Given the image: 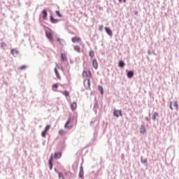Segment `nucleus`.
<instances>
[{"mask_svg": "<svg viewBox=\"0 0 179 179\" xmlns=\"http://www.w3.org/2000/svg\"><path fill=\"white\" fill-rule=\"evenodd\" d=\"M83 78H92V72L90 71H85L83 72Z\"/></svg>", "mask_w": 179, "mask_h": 179, "instance_id": "2", "label": "nucleus"}, {"mask_svg": "<svg viewBox=\"0 0 179 179\" xmlns=\"http://www.w3.org/2000/svg\"><path fill=\"white\" fill-rule=\"evenodd\" d=\"M50 22H52V23L55 24V23H58L59 22V20L58 19H55L52 17H50Z\"/></svg>", "mask_w": 179, "mask_h": 179, "instance_id": "15", "label": "nucleus"}, {"mask_svg": "<svg viewBox=\"0 0 179 179\" xmlns=\"http://www.w3.org/2000/svg\"><path fill=\"white\" fill-rule=\"evenodd\" d=\"M105 30L107 33V34H108V36H113V31H111V29L108 27H106Z\"/></svg>", "mask_w": 179, "mask_h": 179, "instance_id": "11", "label": "nucleus"}, {"mask_svg": "<svg viewBox=\"0 0 179 179\" xmlns=\"http://www.w3.org/2000/svg\"><path fill=\"white\" fill-rule=\"evenodd\" d=\"M140 132H141V134H145L146 132V129H145V126L141 127Z\"/></svg>", "mask_w": 179, "mask_h": 179, "instance_id": "24", "label": "nucleus"}, {"mask_svg": "<svg viewBox=\"0 0 179 179\" xmlns=\"http://www.w3.org/2000/svg\"><path fill=\"white\" fill-rule=\"evenodd\" d=\"M80 178H83V171H80L79 173Z\"/></svg>", "mask_w": 179, "mask_h": 179, "instance_id": "31", "label": "nucleus"}, {"mask_svg": "<svg viewBox=\"0 0 179 179\" xmlns=\"http://www.w3.org/2000/svg\"><path fill=\"white\" fill-rule=\"evenodd\" d=\"M73 48L77 52H80V47L79 45H75Z\"/></svg>", "mask_w": 179, "mask_h": 179, "instance_id": "19", "label": "nucleus"}, {"mask_svg": "<svg viewBox=\"0 0 179 179\" xmlns=\"http://www.w3.org/2000/svg\"><path fill=\"white\" fill-rule=\"evenodd\" d=\"M118 65L120 68H124V66H125V63H124L122 61H120Z\"/></svg>", "mask_w": 179, "mask_h": 179, "instance_id": "22", "label": "nucleus"}, {"mask_svg": "<svg viewBox=\"0 0 179 179\" xmlns=\"http://www.w3.org/2000/svg\"><path fill=\"white\" fill-rule=\"evenodd\" d=\"M12 55H17L19 54V51L17 49H12L10 51Z\"/></svg>", "mask_w": 179, "mask_h": 179, "instance_id": "12", "label": "nucleus"}, {"mask_svg": "<svg viewBox=\"0 0 179 179\" xmlns=\"http://www.w3.org/2000/svg\"><path fill=\"white\" fill-rule=\"evenodd\" d=\"M49 166H50V170H52V156H51L49 159Z\"/></svg>", "mask_w": 179, "mask_h": 179, "instance_id": "14", "label": "nucleus"}, {"mask_svg": "<svg viewBox=\"0 0 179 179\" xmlns=\"http://www.w3.org/2000/svg\"><path fill=\"white\" fill-rule=\"evenodd\" d=\"M173 107H175V108L176 110H178V102L174 101L173 103Z\"/></svg>", "mask_w": 179, "mask_h": 179, "instance_id": "23", "label": "nucleus"}, {"mask_svg": "<svg viewBox=\"0 0 179 179\" xmlns=\"http://www.w3.org/2000/svg\"><path fill=\"white\" fill-rule=\"evenodd\" d=\"M58 178L59 179H65V178L64 177V175L62 174V173L59 172L58 173Z\"/></svg>", "mask_w": 179, "mask_h": 179, "instance_id": "25", "label": "nucleus"}, {"mask_svg": "<svg viewBox=\"0 0 179 179\" xmlns=\"http://www.w3.org/2000/svg\"><path fill=\"white\" fill-rule=\"evenodd\" d=\"M26 68H27V66H21L20 67V69L21 70V71H22V69H26Z\"/></svg>", "mask_w": 179, "mask_h": 179, "instance_id": "33", "label": "nucleus"}, {"mask_svg": "<svg viewBox=\"0 0 179 179\" xmlns=\"http://www.w3.org/2000/svg\"><path fill=\"white\" fill-rule=\"evenodd\" d=\"M83 85L85 89H90V80L85 79L83 81Z\"/></svg>", "mask_w": 179, "mask_h": 179, "instance_id": "1", "label": "nucleus"}, {"mask_svg": "<svg viewBox=\"0 0 179 179\" xmlns=\"http://www.w3.org/2000/svg\"><path fill=\"white\" fill-rule=\"evenodd\" d=\"M126 72H127V78H129V79L134 78V71H129L127 70Z\"/></svg>", "mask_w": 179, "mask_h": 179, "instance_id": "5", "label": "nucleus"}, {"mask_svg": "<svg viewBox=\"0 0 179 179\" xmlns=\"http://www.w3.org/2000/svg\"><path fill=\"white\" fill-rule=\"evenodd\" d=\"M71 107L72 111H75V110H76V108H78V104L76 103V102H73L71 104Z\"/></svg>", "mask_w": 179, "mask_h": 179, "instance_id": "6", "label": "nucleus"}, {"mask_svg": "<svg viewBox=\"0 0 179 179\" xmlns=\"http://www.w3.org/2000/svg\"><path fill=\"white\" fill-rule=\"evenodd\" d=\"M90 57H91V58L94 57V52L93 50L90 51Z\"/></svg>", "mask_w": 179, "mask_h": 179, "instance_id": "29", "label": "nucleus"}, {"mask_svg": "<svg viewBox=\"0 0 179 179\" xmlns=\"http://www.w3.org/2000/svg\"><path fill=\"white\" fill-rule=\"evenodd\" d=\"M57 43H60V44H61V38H58L57 39Z\"/></svg>", "mask_w": 179, "mask_h": 179, "instance_id": "36", "label": "nucleus"}, {"mask_svg": "<svg viewBox=\"0 0 179 179\" xmlns=\"http://www.w3.org/2000/svg\"><path fill=\"white\" fill-rule=\"evenodd\" d=\"M61 57H62V61H64V62L66 61V59H67L66 55H65V53H62Z\"/></svg>", "mask_w": 179, "mask_h": 179, "instance_id": "20", "label": "nucleus"}, {"mask_svg": "<svg viewBox=\"0 0 179 179\" xmlns=\"http://www.w3.org/2000/svg\"><path fill=\"white\" fill-rule=\"evenodd\" d=\"M61 156H62V154L61 152L55 153V159H61Z\"/></svg>", "mask_w": 179, "mask_h": 179, "instance_id": "13", "label": "nucleus"}, {"mask_svg": "<svg viewBox=\"0 0 179 179\" xmlns=\"http://www.w3.org/2000/svg\"><path fill=\"white\" fill-rule=\"evenodd\" d=\"M119 1V2H127V0H118Z\"/></svg>", "mask_w": 179, "mask_h": 179, "instance_id": "37", "label": "nucleus"}, {"mask_svg": "<svg viewBox=\"0 0 179 179\" xmlns=\"http://www.w3.org/2000/svg\"><path fill=\"white\" fill-rule=\"evenodd\" d=\"M170 108L171 110H173V103L170 102Z\"/></svg>", "mask_w": 179, "mask_h": 179, "instance_id": "35", "label": "nucleus"}, {"mask_svg": "<svg viewBox=\"0 0 179 179\" xmlns=\"http://www.w3.org/2000/svg\"><path fill=\"white\" fill-rule=\"evenodd\" d=\"M157 117H159V113L157 112H155L154 114L152 115V120L155 121Z\"/></svg>", "mask_w": 179, "mask_h": 179, "instance_id": "17", "label": "nucleus"}, {"mask_svg": "<svg viewBox=\"0 0 179 179\" xmlns=\"http://www.w3.org/2000/svg\"><path fill=\"white\" fill-rule=\"evenodd\" d=\"M50 128H51L50 125H47L44 129V131H45V132H48V131H50Z\"/></svg>", "mask_w": 179, "mask_h": 179, "instance_id": "28", "label": "nucleus"}, {"mask_svg": "<svg viewBox=\"0 0 179 179\" xmlns=\"http://www.w3.org/2000/svg\"><path fill=\"white\" fill-rule=\"evenodd\" d=\"M71 41L72 43H79V41H80V38L78 36L73 37L72 38Z\"/></svg>", "mask_w": 179, "mask_h": 179, "instance_id": "10", "label": "nucleus"}, {"mask_svg": "<svg viewBox=\"0 0 179 179\" xmlns=\"http://www.w3.org/2000/svg\"><path fill=\"white\" fill-rule=\"evenodd\" d=\"M42 17L43 19H44V20H47V16L48 15V14L47 13V10H43L42 11Z\"/></svg>", "mask_w": 179, "mask_h": 179, "instance_id": "9", "label": "nucleus"}, {"mask_svg": "<svg viewBox=\"0 0 179 179\" xmlns=\"http://www.w3.org/2000/svg\"><path fill=\"white\" fill-rule=\"evenodd\" d=\"M47 132L48 131H45V130H43V131H42L41 136H43V138H45V135H47Z\"/></svg>", "mask_w": 179, "mask_h": 179, "instance_id": "30", "label": "nucleus"}, {"mask_svg": "<svg viewBox=\"0 0 179 179\" xmlns=\"http://www.w3.org/2000/svg\"><path fill=\"white\" fill-rule=\"evenodd\" d=\"M113 115H115V117H120L122 115V113L120 110H115L113 112Z\"/></svg>", "mask_w": 179, "mask_h": 179, "instance_id": "3", "label": "nucleus"}, {"mask_svg": "<svg viewBox=\"0 0 179 179\" xmlns=\"http://www.w3.org/2000/svg\"><path fill=\"white\" fill-rule=\"evenodd\" d=\"M69 124H71V119L69 120L64 124V128L67 129H71L72 128V126H69Z\"/></svg>", "mask_w": 179, "mask_h": 179, "instance_id": "7", "label": "nucleus"}, {"mask_svg": "<svg viewBox=\"0 0 179 179\" xmlns=\"http://www.w3.org/2000/svg\"><path fill=\"white\" fill-rule=\"evenodd\" d=\"M55 13L57 16H58V17H62V15H61V13L59 12V10H57Z\"/></svg>", "mask_w": 179, "mask_h": 179, "instance_id": "27", "label": "nucleus"}, {"mask_svg": "<svg viewBox=\"0 0 179 179\" xmlns=\"http://www.w3.org/2000/svg\"><path fill=\"white\" fill-rule=\"evenodd\" d=\"M52 89H53L54 92H57V90H55V89H58V84L53 85Z\"/></svg>", "mask_w": 179, "mask_h": 179, "instance_id": "26", "label": "nucleus"}, {"mask_svg": "<svg viewBox=\"0 0 179 179\" xmlns=\"http://www.w3.org/2000/svg\"><path fill=\"white\" fill-rule=\"evenodd\" d=\"M98 90H99L101 94H104V90L103 89V87L99 85Z\"/></svg>", "mask_w": 179, "mask_h": 179, "instance_id": "18", "label": "nucleus"}, {"mask_svg": "<svg viewBox=\"0 0 179 179\" xmlns=\"http://www.w3.org/2000/svg\"><path fill=\"white\" fill-rule=\"evenodd\" d=\"M92 66L94 68V69H97L99 68V64L97 63V60L94 59L92 61Z\"/></svg>", "mask_w": 179, "mask_h": 179, "instance_id": "8", "label": "nucleus"}, {"mask_svg": "<svg viewBox=\"0 0 179 179\" xmlns=\"http://www.w3.org/2000/svg\"><path fill=\"white\" fill-rule=\"evenodd\" d=\"M46 36L50 40V41H52L53 38H52V33L51 31H46Z\"/></svg>", "mask_w": 179, "mask_h": 179, "instance_id": "4", "label": "nucleus"}, {"mask_svg": "<svg viewBox=\"0 0 179 179\" xmlns=\"http://www.w3.org/2000/svg\"><path fill=\"white\" fill-rule=\"evenodd\" d=\"M54 71L57 79H61V76H59V73H58V70L57 69V68H55Z\"/></svg>", "mask_w": 179, "mask_h": 179, "instance_id": "16", "label": "nucleus"}, {"mask_svg": "<svg viewBox=\"0 0 179 179\" xmlns=\"http://www.w3.org/2000/svg\"><path fill=\"white\" fill-rule=\"evenodd\" d=\"M63 94H64V96H66V97H67L68 96H69V92H67V91H64V92H63Z\"/></svg>", "mask_w": 179, "mask_h": 179, "instance_id": "32", "label": "nucleus"}, {"mask_svg": "<svg viewBox=\"0 0 179 179\" xmlns=\"http://www.w3.org/2000/svg\"><path fill=\"white\" fill-rule=\"evenodd\" d=\"M103 27H104L103 25H99V29L100 31H101V30H103Z\"/></svg>", "mask_w": 179, "mask_h": 179, "instance_id": "34", "label": "nucleus"}, {"mask_svg": "<svg viewBox=\"0 0 179 179\" xmlns=\"http://www.w3.org/2000/svg\"><path fill=\"white\" fill-rule=\"evenodd\" d=\"M65 134H66V132H65V130H64V129H60V130L59 131V134L61 136L65 135Z\"/></svg>", "mask_w": 179, "mask_h": 179, "instance_id": "21", "label": "nucleus"}]
</instances>
